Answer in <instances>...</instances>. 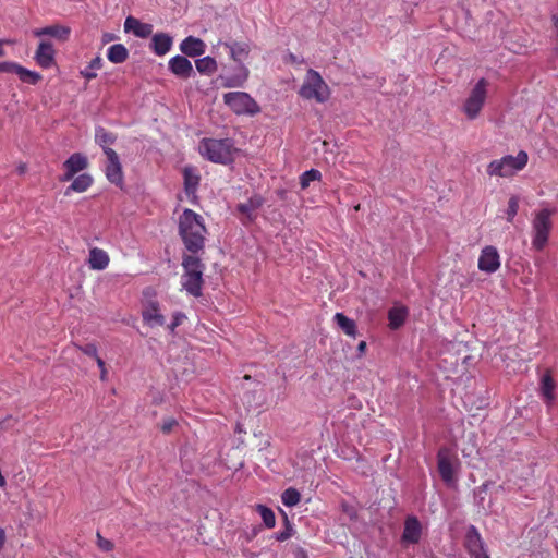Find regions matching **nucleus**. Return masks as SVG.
<instances>
[{"mask_svg":"<svg viewBox=\"0 0 558 558\" xmlns=\"http://www.w3.org/2000/svg\"><path fill=\"white\" fill-rule=\"evenodd\" d=\"M97 544L98 547L104 551H110L114 547L111 541L102 537L99 533H97Z\"/></svg>","mask_w":558,"mask_h":558,"instance_id":"42","label":"nucleus"},{"mask_svg":"<svg viewBox=\"0 0 558 558\" xmlns=\"http://www.w3.org/2000/svg\"><path fill=\"white\" fill-rule=\"evenodd\" d=\"M422 534V525L416 517H408L404 522L402 542L417 544Z\"/></svg>","mask_w":558,"mask_h":558,"instance_id":"18","label":"nucleus"},{"mask_svg":"<svg viewBox=\"0 0 558 558\" xmlns=\"http://www.w3.org/2000/svg\"><path fill=\"white\" fill-rule=\"evenodd\" d=\"M92 183L93 178L89 174H80L76 178H74L71 185L66 187L65 195H69L71 192L83 193L89 189Z\"/></svg>","mask_w":558,"mask_h":558,"instance_id":"27","label":"nucleus"},{"mask_svg":"<svg viewBox=\"0 0 558 558\" xmlns=\"http://www.w3.org/2000/svg\"><path fill=\"white\" fill-rule=\"evenodd\" d=\"M256 510L262 517V520L267 529H272L276 525L275 512L264 505H257Z\"/></svg>","mask_w":558,"mask_h":558,"instance_id":"34","label":"nucleus"},{"mask_svg":"<svg viewBox=\"0 0 558 558\" xmlns=\"http://www.w3.org/2000/svg\"><path fill=\"white\" fill-rule=\"evenodd\" d=\"M460 462L457 453L448 448L441 447L437 452V469L441 480L451 485L456 482V471Z\"/></svg>","mask_w":558,"mask_h":558,"instance_id":"10","label":"nucleus"},{"mask_svg":"<svg viewBox=\"0 0 558 558\" xmlns=\"http://www.w3.org/2000/svg\"><path fill=\"white\" fill-rule=\"evenodd\" d=\"M519 210V199L517 196H511L508 201L507 220L512 222Z\"/></svg>","mask_w":558,"mask_h":558,"instance_id":"38","label":"nucleus"},{"mask_svg":"<svg viewBox=\"0 0 558 558\" xmlns=\"http://www.w3.org/2000/svg\"><path fill=\"white\" fill-rule=\"evenodd\" d=\"M555 389H556V383L550 374L549 371H547L541 380V391L544 397L545 402L550 405L553 401L555 400Z\"/></svg>","mask_w":558,"mask_h":558,"instance_id":"25","label":"nucleus"},{"mask_svg":"<svg viewBox=\"0 0 558 558\" xmlns=\"http://www.w3.org/2000/svg\"><path fill=\"white\" fill-rule=\"evenodd\" d=\"M184 177V190L187 195L195 194L197 186L199 184V175L195 172L193 168L185 167L183 170Z\"/></svg>","mask_w":558,"mask_h":558,"instance_id":"29","label":"nucleus"},{"mask_svg":"<svg viewBox=\"0 0 558 558\" xmlns=\"http://www.w3.org/2000/svg\"><path fill=\"white\" fill-rule=\"evenodd\" d=\"M299 95L303 99L324 104L330 97V88L317 71L310 69L300 87Z\"/></svg>","mask_w":558,"mask_h":558,"instance_id":"5","label":"nucleus"},{"mask_svg":"<svg viewBox=\"0 0 558 558\" xmlns=\"http://www.w3.org/2000/svg\"><path fill=\"white\" fill-rule=\"evenodd\" d=\"M54 49L51 43L41 41L35 52L37 64L44 69H49L54 64Z\"/></svg>","mask_w":558,"mask_h":558,"instance_id":"16","label":"nucleus"},{"mask_svg":"<svg viewBox=\"0 0 558 558\" xmlns=\"http://www.w3.org/2000/svg\"><path fill=\"white\" fill-rule=\"evenodd\" d=\"M104 61L100 56H96L88 65L81 71V75L87 80H94L97 77V71L102 68Z\"/></svg>","mask_w":558,"mask_h":558,"instance_id":"33","label":"nucleus"},{"mask_svg":"<svg viewBox=\"0 0 558 558\" xmlns=\"http://www.w3.org/2000/svg\"><path fill=\"white\" fill-rule=\"evenodd\" d=\"M320 179H322L320 171H318L316 169L307 170L304 173H302V175L300 177V186L302 190H305L310 186V183L312 181H320Z\"/></svg>","mask_w":558,"mask_h":558,"instance_id":"37","label":"nucleus"},{"mask_svg":"<svg viewBox=\"0 0 558 558\" xmlns=\"http://www.w3.org/2000/svg\"><path fill=\"white\" fill-rule=\"evenodd\" d=\"M5 539H7L5 531L2 527H0V551L2 550V548L5 544Z\"/></svg>","mask_w":558,"mask_h":558,"instance_id":"49","label":"nucleus"},{"mask_svg":"<svg viewBox=\"0 0 558 558\" xmlns=\"http://www.w3.org/2000/svg\"><path fill=\"white\" fill-rule=\"evenodd\" d=\"M184 274L181 278L182 287L193 296L202 294L204 264L197 254L184 255L182 258Z\"/></svg>","mask_w":558,"mask_h":558,"instance_id":"2","label":"nucleus"},{"mask_svg":"<svg viewBox=\"0 0 558 558\" xmlns=\"http://www.w3.org/2000/svg\"><path fill=\"white\" fill-rule=\"evenodd\" d=\"M293 554L295 558H307L306 550L300 546L294 547Z\"/></svg>","mask_w":558,"mask_h":558,"instance_id":"47","label":"nucleus"},{"mask_svg":"<svg viewBox=\"0 0 558 558\" xmlns=\"http://www.w3.org/2000/svg\"><path fill=\"white\" fill-rule=\"evenodd\" d=\"M88 167V160L86 156L81 153L72 154L64 162V173L60 178L61 182H68L74 178L76 173L85 170Z\"/></svg>","mask_w":558,"mask_h":558,"instance_id":"14","label":"nucleus"},{"mask_svg":"<svg viewBox=\"0 0 558 558\" xmlns=\"http://www.w3.org/2000/svg\"><path fill=\"white\" fill-rule=\"evenodd\" d=\"M109 262V255L102 248L93 247L89 250L88 266L90 269L104 270L108 267Z\"/></svg>","mask_w":558,"mask_h":558,"instance_id":"22","label":"nucleus"},{"mask_svg":"<svg viewBox=\"0 0 558 558\" xmlns=\"http://www.w3.org/2000/svg\"><path fill=\"white\" fill-rule=\"evenodd\" d=\"M107 57L112 63H122L129 57V51L122 44H114L108 48Z\"/></svg>","mask_w":558,"mask_h":558,"instance_id":"31","label":"nucleus"},{"mask_svg":"<svg viewBox=\"0 0 558 558\" xmlns=\"http://www.w3.org/2000/svg\"><path fill=\"white\" fill-rule=\"evenodd\" d=\"M264 205V198L255 194L246 202L239 203L236 206L238 213L241 215V221L246 225L253 222L257 217L258 209Z\"/></svg>","mask_w":558,"mask_h":558,"instance_id":"13","label":"nucleus"},{"mask_svg":"<svg viewBox=\"0 0 558 558\" xmlns=\"http://www.w3.org/2000/svg\"><path fill=\"white\" fill-rule=\"evenodd\" d=\"M180 50L187 57H198L205 53L206 44L201 38L187 36L181 41Z\"/></svg>","mask_w":558,"mask_h":558,"instance_id":"20","label":"nucleus"},{"mask_svg":"<svg viewBox=\"0 0 558 558\" xmlns=\"http://www.w3.org/2000/svg\"><path fill=\"white\" fill-rule=\"evenodd\" d=\"M487 87L488 81L486 78H481L471 89L463 105V111L468 119L474 120L482 111L487 97Z\"/></svg>","mask_w":558,"mask_h":558,"instance_id":"8","label":"nucleus"},{"mask_svg":"<svg viewBox=\"0 0 558 558\" xmlns=\"http://www.w3.org/2000/svg\"><path fill=\"white\" fill-rule=\"evenodd\" d=\"M465 548L470 558H490L485 548V544L475 526L468 530L465 536Z\"/></svg>","mask_w":558,"mask_h":558,"instance_id":"12","label":"nucleus"},{"mask_svg":"<svg viewBox=\"0 0 558 558\" xmlns=\"http://www.w3.org/2000/svg\"><path fill=\"white\" fill-rule=\"evenodd\" d=\"M169 70L178 77L189 78L193 74L191 61L183 56H175L169 60Z\"/></svg>","mask_w":558,"mask_h":558,"instance_id":"17","label":"nucleus"},{"mask_svg":"<svg viewBox=\"0 0 558 558\" xmlns=\"http://www.w3.org/2000/svg\"><path fill=\"white\" fill-rule=\"evenodd\" d=\"M71 29L66 26L50 25L34 31L36 37L51 36L60 40H68Z\"/></svg>","mask_w":558,"mask_h":558,"instance_id":"23","label":"nucleus"},{"mask_svg":"<svg viewBox=\"0 0 558 558\" xmlns=\"http://www.w3.org/2000/svg\"><path fill=\"white\" fill-rule=\"evenodd\" d=\"M116 140L117 135L105 128L97 126L95 129V142L102 148L105 154L106 150L111 149L109 146L114 144Z\"/></svg>","mask_w":558,"mask_h":558,"instance_id":"26","label":"nucleus"},{"mask_svg":"<svg viewBox=\"0 0 558 558\" xmlns=\"http://www.w3.org/2000/svg\"><path fill=\"white\" fill-rule=\"evenodd\" d=\"M500 267V256L495 246L487 245L485 246L478 257V268L480 270L493 274L497 271Z\"/></svg>","mask_w":558,"mask_h":558,"instance_id":"15","label":"nucleus"},{"mask_svg":"<svg viewBox=\"0 0 558 558\" xmlns=\"http://www.w3.org/2000/svg\"><path fill=\"white\" fill-rule=\"evenodd\" d=\"M25 170H26V166L25 165H22V166L19 167L20 173H24Z\"/></svg>","mask_w":558,"mask_h":558,"instance_id":"52","label":"nucleus"},{"mask_svg":"<svg viewBox=\"0 0 558 558\" xmlns=\"http://www.w3.org/2000/svg\"><path fill=\"white\" fill-rule=\"evenodd\" d=\"M21 66V64L13 61H3L0 62V73H13L16 75Z\"/></svg>","mask_w":558,"mask_h":558,"instance_id":"40","label":"nucleus"},{"mask_svg":"<svg viewBox=\"0 0 558 558\" xmlns=\"http://www.w3.org/2000/svg\"><path fill=\"white\" fill-rule=\"evenodd\" d=\"M143 319L149 326H162L166 323V318L159 313V306L156 302H150L148 306L143 311Z\"/></svg>","mask_w":558,"mask_h":558,"instance_id":"24","label":"nucleus"},{"mask_svg":"<svg viewBox=\"0 0 558 558\" xmlns=\"http://www.w3.org/2000/svg\"><path fill=\"white\" fill-rule=\"evenodd\" d=\"M2 40H0V58L3 57L5 54L3 48H2Z\"/></svg>","mask_w":558,"mask_h":558,"instance_id":"51","label":"nucleus"},{"mask_svg":"<svg viewBox=\"0 0 558 558\" xmlns=\"http://www.w3.org/2000/svg\"><path fill=\"white\" fill-rule=\"evenodd\" d=\"M235 148L231 140L204 138L199 143V153L215 163L227 165L233 161Z\"/></svg>","mask_w":558,"mask_h":558,"instance_id":"4","label":"nucleus"},{"mask_svg":"<svg viewBox=\"0 0 558 558\" xmlns=\"http://www.w3.org/2000/svg\"><path fill=\"white\" fill-rule=\"evenodd\" d=\"M551 21H553V24H554V27H555V31H556V38L558 40V15L554 14L551 16ZM556 51L558 52V46L556 47Z\"/></svg>","mask_w":558,"mask_h":558,"instance_id":"48","label":"nucleus"},{"mask_svg":"<svg viewBox=\"0 0 558 558\" xmlns=\"http://www.w3.org/2000/svg\"><path fill=\"white\" fill-rule=\"evenodd\" d=\"M16 423H17L16 417H14L12 415H8L4 418H0V428L8 429L10 427H13Z\"/></svg>","mask_w":558,"mask_h":558,"instance_id":"44","label":"nucleus"},{"mask_svg":"<svg viewBox=\"0 0 558 558\" xmlns=\"http://www.w3.org/2000/svg\"><path fill=\"white\" fill-rule=\"evenodd\" d=\"M223 45L229 49L231 59L240 63V66L238 74L230 77H220L222 86L227 88L240 87L246 82L250 74L248 69L243 64V61L250 56V45L244 41L225 43Z\"/></svg>","mask_w":558,"mask_h":558,"instance_id":"3","label":"nucleus"},{"mask_svg":"<svg viewBox=\"0 0 558 558\" xmlns=\"http://www.w3.org/2000/svg\"><path fill=\"white\" fill-rule=\"evenodd\" d=\"M223 101L235 114L254 116L260 111L258 104L244 92L226 93Z\"/></svg>","mask_w":558,"mask_h":558,"instance_id":"9","label":"nucleus"},{"mask_svg":"<svg viewBox=\"0 0 558 558\" xmlns=\"http://www.w3.org/2000/svg\"><path fill=\"white\" fill-rule=\"evenodd\" d=\"M75 348L77 350H80L82 353L88 355V356H92L94 357L95 360H97V357H100L98 355V352H97V347L95 343H86L84 345H81V344H74Z\"/></svg>","mask_w":558,"mask_h":558,"instance_id":"39","label":"nucleus"},{"mask_svg":"<svg viewBox=\"0 0 558 558\" xmlns=\"http://www.w3.org/2000/svg\"><path fill=\"white\" fill-rule=\"evenodd\" d=\"M291 531H292V527H291L288 519L286 518V530L282 532L276 533L275 537L277 541L283 542V541L288 539L289 537H291Z\"/></svg>","mask_w":558,"mask_h":558,"instance_id":"43","label":"nucleus"},{"mask_svg":"<svg viewBox=\"0 0 558 558\" xmlns=\"http://www.w3.org/2000/svg\"><path fill=\"white\" fill-rule=\"evenodd\" d=\"M196 70L204 75H211L217 71V62L211 57H204L195 61Z\"/></svg>","mask_w":558,"mask_h":558,"instance_id":"32","label":"nucleus"},{"mask_svg":"<svg viewBox=\"0 0 558 558\" xmlns=\"http://www.w3.org/2000/svg\"><path fill=\"white\" fill-rule=\"evenodd\" d=\"M529 161L526 151L520 150L517 156L507 155L495 159L487 166V174L490 177L509 178L521 171Z\"/></svg>","mask_w":558,"mask_h":558,"instance_id":"6","label":"nucleus"},{"mask_svg":"<svg viewBox=\"0 0 558 558\" xmlns=\"http://www.w3.org/2000/svg\"><path fill=\"white\" fill-rule=\"evenodd\" d=\"M554 214L555 209L543 208L534 215L532 220V247L537 252L543 251L548 243Z\"/></svg>","mask_w":558,"mask_h":558,"instance_id":"7","label":"nucleus"},{"mask_svg":"<svg viewBox=\"0 0 558 558\" xmlns=\"http://www.w3.org/2000/svg\"><path fill=\"white\" fill-rule=\"evenodd\" d=\"M365 350H366V342H365V341H361V342L359 343V345H357V351H359L360 353H364V352H365Z\"/></svg>","mask_w":558,"mask_h":558,"instance_id":"50","label":"nucleus"},{"mask_svg":"<svg viewBox=\"0 0 558 558\" xmlns=\"http://www.w3.org/2000/svg\"><path fill=\"white\" fill-rule=\"evenodd\" d=\"M173 44L172 37L167 33H156L150 41V49L157 56H165Z\"/></svg>","mask_w":558,"mask_h":558,"instance_id":"21","label":"nucleus"},{"mask_svg":"<svg viewBox=\"0 0 558 558\" xmlns=\"http://www.w3.org/2000/svg\"><path fill=\"white\" fill-rule=\"evenodd\" d=\"M16 75L21 82L31 85H36L41 80V75L38 72L31 71L24 66H21Z\"/></svg>","mask_w":558,"mask_h":558,"instance_id":"36","label":"nucleus"},{"mask_svg":"<svg viewBox=\"0 0 558 558\" xmlns=\"http://www.w3.org/2000/svg\"><path fill=\"white\" fill-rule=\"evenodd\" d=\"M408 311L405 307H392L388 312L389 327L393 330L399 329L405 322Z\"/></svg>","mask_w":558,"mask_h":558,"instance_id":"30","label":"nucleus"},{"mask_svg":"<svg viewBox=\"0 0 558 558\" xmlns=\"http://www.w3.org/2000/svg\"><path fill=\"white\" fill-rule=\"evenodd\" d=\"M107 163L105 168L106 177L112 184L119 187L123 186V171L118 154L113 149L106 150Z\"/></svg>","mask_w":558,"mask_h":558,"instance_id":"11","label":"nucleus"},{"mask_svg":"<svg viewBox=\"0 0 558 558\" xmlns=\"http://www.w3.org/2000/svg\"><path fill=\"white\" fill-rule=\"evenodd\" d=\"M178 232L190 254H199L204 251L208 231L199 214L185 208L178 219Z\"/></svg>","mask_w":558,"mask_h":558,"instance_id":"1","label":"nucleus"},{"mask_svg":"<svg viewBox=\"0 0 558 558\" xmlns=\"http://www.w3.org/2000/svg\"><path fill=\"white\" fill-rule=\"evenodd\" d=\"M178 425V421L173 417H167L162 421L160 429L163 434H170Z\"/></svg>","mask_w":558,"mask_h":558,"instance_id":"41","label":"nucleus"},{"mask_svg":"<svg viewBox=\"0 0 558 558\" xmlns=\"http://www.w3.org/2000/svg\"><path fill=\"white\" fill-rule=\"evenodd\" d=\"M184 318H185V315H184V314H182V313H175V314L173 315V320H172V323L169 325V329H170L171 331H174V329H175L179 325H181V323H182V320H183Z\"/></svg>","mask_w":558,"mask_h":558,"instance_id":"45","label":"nucleus"},{"mask_svg":"<svg viewBox=\"0 0 558 558\" xmlns=\"http://www.w3.org/2000/svg\"><path fill=\"white\" fill-rule=\"evenodd\" d=\"M124 31L133 33L136 37L147 38L153 33V25L143 23L134 16H128L124 21Z\"/></svg>","mask_w":558,"mask_h":558,"instance_id":"19","label":"nucleus"},{"mask_svg":"<svg viewBox=\"0 0 558 558\" xmlns=\"http://www.w3.org/2000/svg\"><path fill=\"white\" fill-rule=\"evenodd\" d=\"M301 500V494L293 487L287 488L281 495V501L287 507L296 506Z\"/></svg>","mask_w":558,"mask_h":558,"instance_id":"35","label":"nucleus"},{"mask_svg":"<svg viewBox=\"0 0 558 558\" xmlns=\"http://www.w3.org/2000/svg\"><path fill=\"white\" fill-rule=\"evenodd\" d=\"M96 363L100 369V379L102 381L107 380V368H106L105 361L101 357H97Z\"/></svg>","mask_w":558,"mask_h":558,"instance_id":"46","label":"nucleus"},{"mask_svg":"<svg viewBox=\"0 0 558 558\" xmlns=\"http://www.w3.org/2000/svg\"><path fill=\"white\" fill-rule=\"evenodd\" d=\"M335 322L347 336L352 338L356 337L357 327L353 319L349 318L343 313H336Z\"/></svg>","mask_w":558,"mask_h":558,"instance_id":"28","label":"nucleus"}]
</instances>
